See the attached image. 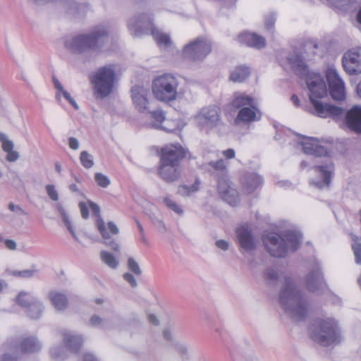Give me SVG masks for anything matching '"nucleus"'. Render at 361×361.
Masks as SVG:
<instances>
[{
    "label": "nucleus",
    "instance_id": "1",
    "mask_svg": "<svg viewBox=\"0 0 361 361\" xmlns=\"http://www.w3.org/2000/svg\"><path fill=\"white\" fill-rule=\"evenodd\" d=\"M111 27L108 23L94 26L89 32L78 35L67 39L65 47L76 54H84L87 51L104 52L109 49Z\"/></svg>",
    "mask_w": 361,
    "mask_h": 361
},
{
    "label": "nucleus",
    "instance_id": "2",
    "mask_svg": "<svg viewBox=\"0 0 361 361\" xmlns=\"http://www.w3.org/2000/svg\"><path fill=\"white\" fill-rule=\"evenodd\" d=\"M298 73L304 77L305 82L310 90V99L314 107V114L322 118H339L343 116L344 109L335 105L323 104L318 101L319 99L326 97L328 91L324 78L310 69H298Z\"/></svg>",
    "mask_w": 361,
    "mask_h": 361
},
{
    "label": "nucleus",
    "instance_id": "3",
    "mask_svg": "<svg viewBox=\"0 0 361 361\" xmlns=\"http://www.w3.org/2000/svg\"><path fill=\"white\" fill-rule=\"evenodd\" d=\"M128 27L134 37L150 33L157 47L162 51L169 50L173 43L169 33L164 32L152 23V19L147 14H141L132 18L128 22Z\"/></svg>",
    "mask_w": 361,
    "mask_h": 361
},
{
    "label": "nucleus",
    "instance_id": "4",
    "mask_svg": "<svg viewBox=\"0 0 361 361\" xmlns=\"http://www.w3.org/2000/svg\"><path fill=\"white\" fill-rule=\"evenodd\" d=\"M326 52L327 46L324 42L307 40L300 50L290 53L287 60L292 68H308L310 62L322 58Z\"/></svg>",
    "mask_w": 361,
    "mask_h": 361
},
{
    "label": "nucleus",
    "instance_id": "5",
    "mask_svg": "<svg viewBox=\"0 0 361 361\" xmlns=\"http://www.w3.org/2000/svg\"><path fill=\"white\" fill-rule=\"evenodd\" d=\"M262 240L271 256L283 257L286 255L288 248L295 251L299 247L300 236L292 231L285 233L283 236L270 232L263 235Z\"/></svg>",
    "mask_w": 361,
    "mask_h": 361
},
{
    "label": "nucleus",
    "instance_id": "6",
    "mask_svg": "<svg viewBox=\"0 0 361 361\" xmlns=\"http://www.w3.org/2000/svg\"><path fill=\"white\" fill-rule=\"evenodd\" d=\"M180 146L170 145L161 148L158 170L159 176L167 183L177 180L180 175Z\"/></svg>",
    "mask_w": 361,
    "mask_h": 361
},
{
    "label": "nucleus",
    "instance_id": "7",
    "mask_svg": "<svg viewBox=\"0 0 361 361\" xmlns=\"http://www.w3.org/2000/svg\"><path fill=\"white\" fill-rule=\"evenodd\" d=\"M279 302L285 310H290L293 317L302 319L307 314V308L300 291L295 283L287 279L285 286L281 290Z\"/></svg>",
    "mask_w": 361,
    "mask_h": 361
},
{
    "label": "nucleus",
    "instance_id": "8",
    "mask_svg": "<svg viewBox=\"0 0 361 361\" xmlns=\"http://www.w3.org/2000/svg\"><path fill=\"white\" fill-rule=\"evenodd\" d=\"M311 338L314 342L324 346L338 343L341 336L335 320L327 318L315 321L313 324Z\"/></svg>",
    "mask_w": 361,
    "mask_h": 361
},
{
    "label": "nucleus",
    "instance_id": "9",
    "mask_svg": "<svg viewBox=\"0 0 361 361\" xmlns=\"http://www.w3.org/2000/svg\"><path fill=\"white\" fill-rule=\"evenodd\" d=\"M178 82L171 75L165 74L153 80L152 90L154 97L164 102L173 101L177 96Z\"/></svg>",
    "mask_w": 361,
    "mask_h": 361
},
{
    "label": "nucleus",
    "instance_id": "10",
    "mask_svg": "<svg viewBox=\"0 0 361 361\" xmlns=\"http://www.w3.org/2000/svg\"><path fill=\"white\" fill-rule=\"evenodd\" d=\"M90 81L93 85L94 94L97 98H105L114 90L116 75L114 69H99L91 75Z\"/></svg>",
    "mask_w": 361,
    "mask_h": 361
},
{
    "label": "nucleus",
    "instance_id": "11",
    "mask_svg": "<svg viewBox=\"0 0 361 361\" xmlns=\"http://www.w3.org/2000/svg\"><path fill=\"white\" fill-rule=\"evenodd\" d=\"M212 51L211 42L204 37H200L185 46L183 55L190 61L204 59Z\"/></svg>",
    "mask_w": 361,
    "mask_h": 361
},
{
    "label": "nucleus",
    "instance_id": "12",
    "mask_svg": "<svg viewBox=\"0 0 361 361\" xmlns=\"http://www.w3.org/2000/svg\"><path fill=\"white\" fill-rule=\"evenodd\" d=\"M197 118L202 127H207L211 130L224 125L221 120V109L216 105L202 108L199 112Z\"/></svg>",
    "mask_w": 361,
    "mask_h": 361
},
{
    "label": "nucleus",
    "instance_id": "13",
    "mask_svg": "<svg viewBox=\"0 0 361 361\" xmlns=\"http://www.w3.org/2000/svg\"><path fill=\"white\" fill-rule=\"evenodd\" d=\"M97 227L104 239V243L110 247L114 252H119V245L112 238L113 235L119 233V229L113 221L106 224L104 220L99 218L97 220Z\"/></svg>",
    "mask_w": 361,
    "mask_h": 361
},
{
    "label": "nucleus",
    "instance_id": "14",
    "mask_svg": "<svg viewBox=\"0 0 361 361\" xmlns=\"http://www.w3.org/2000/svg\"><path fill=\"white\" fill-rule=\"evenodd\" d=\"M326 77L332 99L336 101H343L345 99V85L342 79L336 72V69H326Z\"/></svg>",
    "mask_w": 361,
    "mask_h": 361
},
{
    "label": "nucleus",
    "instance_id": "15",
    "mask_svg": "<svg viewBox=\"0 0 361 361\" xmlns=\"http://www.w3.org/2000/svg\"><path fill=\"white\" fill-rule=\"evenodd\" d=\"M262 113L259 109L257 103L250 106L244 107L239 109L236 118H235V124L250 123L261 119Z\"/></svg>",
    "mask_w": 361,
    "mask_h": 361
},
{
    "label": "nucleus",
    "instance_id": "16",
    "mask_svg": "<svg viewBox=\"0 0 361 361\" xmlns=\"http://www.w3.org/2000/svg\"><path fill=\"white\" fill-rule=\"evenodd\" d=\"M217 187L221 198L230 205L235 206L238 203L239 198L237 192L230 186L227 178L224 177L219 178Z\"/></svg>",
    "mask_w": 361,
    "mask_h": 361
},
{
    "label": "nucleus",
    "instance_id": "17",
    "mask_svg": "<svg viewBox=\"0 0 361 361\" xmlns=\"http://www.w3.org/2000/svg\"><path fill=\"white\" fill-rule=\"evenodd\" d=\"M236 233L240 247L245 250H253L255 247L254 239L251 234V228L248 224L240 226Z\"/></svg>",
    "mask_w": 361,
    "mask_h": 361
},
{
    "label": "nucleus",
    "instance_id": "18",
    "mask_svg": "<svg viewBox=\"0 0 361 361\" xmlns=\"http://www.w3.org/2000/svg\"><path fill=\"white\" fill-rule=\"evenodd\" d=\"M345 123L351 130L361 133V107L353 106L345 114Z\"/></svg>",
    "mask_w": 361,
    "mask_h": 361
},
{
    "label": "nucleus",
    "instance_id": "19",
    "mask_svg": "<svg viewBox=\"0 0 361 361\" xmlns=\"http://www.w3.org/2000/svg\"><path fill=\"white\" fill-rule=\"evenodd\" d=\"M238 41L244 45L255 49L265 47V39L255 33L243 32L238 36Z\"/></svg>",
    "mask_w": 361,
    "mask_h": 361
},
{
    "label": "nucleus",
    "instance_id": "20",
    "mask_svg": "<svg viewBox=\"0 0 361 361\" xmlns=\"http://www.w3.org/2000/svg\"><path fill=\"white\" fill-rule=\"evenodd\" d=\"M302 149L306 154L316 157L326 156V149L319 145V141L314 138L307 137L302 142Z\"/></svg>",
    "mask_w": 361,
    "mask_h": 361
},
{
    "label": "nucleus",
    "instance_id": "21",
    "mask_svg": "<svg viewBox=\"0 0 361 361\" xmlns=\"http://www.w3.org/2000/svg\"><path fill=\"white\" fill-rule=\"evenodd\" d=\"M255 99L245 92H236L233 94L230 105L234 109H240L256 104Z\"/></svg>",
    "mask_w": 361,
    "mask_h": 361
},
{
    "label": "nucleus",
    "instance_id": "22",
    "mask_svg": "<svg viewBox=\"0 0 361 361\" xmlns=\"http://www.w3.org/2000/svg\"><path fill=\"white\" fill-rule=\"evenodd\" d=\"M242 184L243 191L247 194H250L262 186V178L255 173H248L244 176Z\"/></svg>",
    "mask_w": 361,
    "mask_h": 361
},
{
    "label": "nucleus",
    "instance_id": "23",
    "mask_svg": "<svg viewBox=\"0 0 361 361\" xmlns=\"http://www.w3.org/2000/svg\"><path fill=\"white\" fill-rule=\"evenodd\" d=\"M343 68L361 66V48H355L344 54L342 58Z\"/></svg>",
    "mask_w": 361,
    "mask_h": 361
},
{
    "label": "nucleus",
    "instance_id": "24",
    "mask_svg": "<svg viewBox=\"0 0 361 361\" xmlns=\"http://www.w3.org/2000/svg\"><path fill=\"white\" fill-rule=\"evenodd\" d=\"M151 118L154 121V124L158 125L164 123L161 126L166 131L174 132L178 126V122L170 120H165V115L162 111H154L150 112Z\"/></svg>",
    "mask_w": 361,
    "mask_h": 361
},
{
    "label": "nucleus",
    "instance_id": "25",
    "mask_svg": "<svg viewBox=\"0 0 361 361\" xmlns=\"http://www.w3.org/2000/svg\"><path fill=\"white\" fill-rule=\"evenodd\" d=\"M132 99L137 109L143 112L147 109L148 100L146 97V92L142 88L134 87L132 90Z\"/></svg>",
    "mask_w": 361,
    "mask_h": 361
},
{
    "label": "nucleus",
    "instance_id": "26",
    "mask_svg": "<svg viewBox=\"0 0 361 361\" xmlns=\"http://www.w3.org/2000/svg\"><path fill=\"white\" fill-rule=\"evenodd\" d=\"M0 142H1V147L3 150L7 153L6 160L8 161H15L18 159V153L13 151V143L9 140L6 135L2 133H0Z\"/></svg>",
    "mask_w": 361,
    "mask_h": 361
},
{
    "label": "nucleus",
    "instance_id": "27",
    "mask_svg": "<svg viewBox=\"0 0 361 361\" xmlns=\"http://www.w3.org/2000/svg\"><path fill=\"white\" fill-rule=\"evenodd\" d=\"M53 82L54 87L56 90V99L58 100H61V97L63 96L75 109H78V106L75 99L66 90L63 89L62 85L55 76L53 77Z\"/></svg>",
    "mask_w": 361,
    "mask_h": 361
},
{
    "label": "nucleus",
    "instance_id": "28",
    "mask_svg": "<svg viewBox=\"0 0 361 361\" xmlns=\"http://www.w3.org/2000/svg\"><path fill=\"white\" fill-rule=\"evenodd\" d=\"M49 298L52 305L58 310H63L68 307V298L64 294L61 293L57 291H51L49 294Z\"/></svg>",
    "mask_w": 361,
    "mask_h": 361
},
{
    "label": "nucleus",
    "instance_id": "29",
    "mask_svg": "<svg viewBox=\"0 0 361 361\" xmlns=\"http://www.w3.org/2000/svg\"><path fill=\"white\" fill-rule=\"evenodd\" d=\"M338 12H346L352 8L353 0H322Z\"/></svg>",
    "mask_w": 361,
    "mask_h": 361
},
{
    "label": "nucleus",
    "instance_id": "30",
    "mask_svg": "<svg viewBox=\"0 0 361 361\" xmlns=\"http://www.w3.org/2000/svg\"><path fill=\"white\" fill-rule=\"evenodd\" d=\"M20 348L21 353H30L39 350L40 345L35 338L27 337L22 341Z\"/></svg>",
    "mask_w": 361,
    "mask_h": 361
},
{
    "label": "nucleus",
    "instance_id": "31",
    "mask_svg": "<svg viewBox=\"0 0 361 361\" xmlns=\"http://www.w3.org/2000/svg\"><path fill=\"white\" fill-rule=\"evenodd\" d=\"M350 236L353 241L352 244V249L355 257L356 263L361 264V238L355 236L352 233L350 234Z\"/></svg>",
    "mask_w": 361,
    "mask_h": 361
},
{
    "label": "nucleus",
    "instance_id": "32",
    "mask_svg": "<svg viewBox=\"0 0 361 361\" xmlns=\"http://www.w3.org/2000/svg\"><path fill=\"white\" fill-rule=\"evenodd\" d=\"M102 261L111 269H115L118 264V261L114 255L106 251H102L100 253Z\"/></svg>",
    "mask_w": 361,
    "mask_h": 361
},
{
    "label": "nucleus",
    "instance_id": "33",
    "mask_svg": "<svg viewBox=\"0 0 361 361\" xmlns=\"http://www.w3.org/2000/svg\"><path fill=\"white\" fill-rule=\"evenodd\" d=\"M16 302L22 307H28L33 305L32 296L25 292H20L16 297Z\"/></svg>",
    "mask_w": 361,
    "mask_h": 361
},
{
    "label": "nucleus",
    "instance_id": "34",
    "mask_svg": "<svg viewBox=\"0 0 361 361\" xmlns=\"http://www.w3.org/2000/svg\"><path fill=\"white\" fill-rule=\"evenodd\" d=\"M80 160L82 165L86 169H90L94 165L92 157L86 151L80 153Z\"/></svg>",
    "mask_w": 361,
    "mask_h": 361
},
{
    "label": "nucleus",
    "instance_id": "35",
    "mask_svg": "<svg viewBox=\"0 0 361 361\" xmlns=\"http://www.w3.org/2000/svg\"><path fill=\"white\" fill-rule=\"evenodd\" d=\"M328 166H315V169L320 172L324 183L329 185L331 182V171L328 170Z\"/></svg>",
    "mask_w": 361,
    "mask_h": 361
},
{
    "label": "nucleus",
    "instance_id": "36",
    "mask_svg": "<svg viewBox=\"0 0 361 361\" xmlns=\"http://www.w3.org/2000/svg\"><path fill=\"white\" fill-rule=\"evenodd\" d=\"M322 279L323 277L320 270L317 269L316 271L309 274L307 279V285L310 286L312 283H319Z\"/></svg>",
    "mask_w": 361,
    "mask_h": 361
},
{
    "label": "nucleus",
    "instance_id": "37",
    "mask_svg": "<svg viewBox=\"0 0 361 361\" xmlns=\"http://www.w3.org/2000/svg\"><path fill=\"white\" fill-rule=\"evenodd\" d=\"M94 179L97 185L102 188H106L110 185V180L109 178L101 173H96L94 175Z\"/></svg>",
    "mask_w": 361,
    "mask_h": 361
},
{
    "label": "nucleus",
    "instance_id": "38",
    "mask_svg": "<svg viewBox=\"0 0 361 361\" xmlns=\"http://www.w3.org/2000/svg\"><path fill=\"white\" fill-rule=\"evenodd\" d=\"M128 267L130 271L133 272L137 276L140 275L142 273L138 264L132 257H130L128 260Z\"/></svg>",
    "mask_w": 361,
    "mask_h": 361
},
{
    "label": "nucleus",
    "instance_id": "39",
    "mask_svg": "<svg viewBox=\"0 0 361 361\" xmlns=\"http://www.w3.org/2000/svg\"><path fill=\"white\" fill-rule=\"evenodd\" d=\"M247 73H240L234 71L231 75V80L235 82H242L247 78Z\"/></svg>",
    "mask_w": 361,
    "mask_h": 361
},
{
    "label": "nucleus",
    "instance_id": "40",
    "mask_svg": "<svg viewBox=\"0 0 361 361\" xmlns=\"http://www.w3.org/2000/svg\"><path fill=\"white\" fill-rule=\"evenodd\" d=\"M46 190L50 199L54 201H57L59 200L58 192L53 185H47L46 186Z\"/></svg>",
    "mask_w": 361,
    "mask_h": 361
},
{
    "label": "nucleus",
    "instance_id": "41",
    "mask_svg": "<svg viewBox=\"0 0 361 361\" xmlns=\"http://www.w3.org/2000/svg\"><path fill=\"white\" fill-rule=\"evenodd\" d=\"M164 202L165 204L171 210L174 211L176 213H180V209L178 207V205L174 202L172 200H171L169 197H165L164 200Z\"/></svg>",
    "mask_w": 361,
    "mask_h": 361
},
{
    "label": "nucleus",
    "instance_id": "42",
    "mask_svg": "<svg viewBox=\"0 0 361 361\" xmlns=\"http://www.w3.org/2000/svg\"><path fill=\"white\" fill-rule=\"evenodd\" d=\"M199 185V181L197 180H195V181L191 186L182 185V189L184 193H185L186 195H189L190 192L197 191L198 190Z\"/></svg>",
    "mask_w": 361,
    "mask_h": 361
},
{
    "label": "nucleus",
    "instance_id": "43",
    "mask_svg": "<svg viewBox=\"0 0 361 361\" xmlns=\"http://www.w3.org/2000/svg\"><path fill=\"white\" fill-rule=\"evenodd\" d=\"M66 341L67 344L72 348L73 343H75L76 344H78L80 345L82 344V338L78 336H66Z\"/></svg>",
    "mask_w": 361,
    "mask_h": 361
},
{
    "label": "nucleus",
    "instance_id": "44",
    "mask_svg": "<svg viewBox=\"0 0 361 361\" xmlns=\"http://www.w3.org/2000/svg\"><path fill=\"white\" fill-rule=\"evenodd\" d=\"M66 6L70 13L75 14L79 11V5L74 1H68L66 3Z\"/></svg>",
    "mask_w": 361,
    "mask_h": 361
},
{
    "label": "nucleus",
    "instance_id": "45",
    "mask_svg": "<svg viewBox=\"0 0 361 361\" xmlns=\"http://www.w3.org/2000/svg\"><path fill=\"white\" fill-rule=\"evenodd\" d=\"M276 20V15L274 13H270L265 18V27L267 30L272 29Z\"/></svg>",
    "mask_w": 361,
    "mask_h": 361
},
{
    "label": "nucleus",
    "instance_id": "46",
    "mask_svg": "<svg viewBox=\"0 0 361 361\" xmlns=\"http://www.w3.org/2000/svg\"><path fill=\"white\" fill-rule=\"evenodd\" d=\"M211 166L216 170L224 171L226 169V165L222 159L211 163Z\"/></svg>",
    "mask_w": 361,
    "mask_h": 361
},
{
    "label": "nucleus",
    "instance_id": "47",
    "mask_svg": "<svg viewBox=\"0 0 361 361\" xmlns=\"http://www.w3.org/2000/svg\"><path fill=\"white\" fill-rule=\"evenodd\" d=\"M124 279L130 283L132 287L137 286V282L135 277L130 273H126L123 274Z\"/></svg>",
    "mask_w": 361,
    "mask_h": 361
},
{
    "label": "nucleus",
    "instance_id": "48",
    "mask_svg": "<svg viewBox=\"0 0 361 361\" xmlns=\"http://www.w3.org/2000/svg\"><path fill=\"white\" fill-rule=\"evenodd\" d=\"M33 271L31 270H23V271H14L13 275L16 276H20V277H30L32 276Z\"/></svg>",
    "mask_w": 361,
    "mask_h": 361
},
{
    "label": "nucleus",
    "instance_id": "49",
    "mask_svg": "<svg viewBox=\"0 0 361 361\" xmlns=\"http://www.w3.org/2000/svg\"><path fill=\"white\" fill-rule=\"evenodd\" d=\"M80 212L81 215L84 219H87L89 216V209L87 206L83 203H80Z\"/></svg>",
    "mask_w": 361,
    "mask_h": 361
},
{
    "label": "nucleus",
    "instance_id": "50",
    "mask_svg": "<svg viewBox=\"0 0 361 361\" xmlns=\"http://www.w3.org/2000/svg\"><path fill=\"white\" fill-rule=\"evenodd\" d=\"M222 154L227 159H233L235 156V152L233 149H228L222 152Z\"/></svg>",
    "mask_w": 361,
    "mask_h": 361
},
{
    "label": "nucleus",
    "instance_id": "51",
    "mask_svg": "<svg viewBox=\"0 0 361 361\" xmlns=\"http://www.w3.org/2000/svg\"><path fill=\"white\" fill-rule=\"evenodd\" d=\"M216 245L221 250H226L228 248V243L224 240H219L216 242Z\"/></svg>",
    "mask_w": 361,
    "mask_h": 361
},
{
    "label": "nucleus",
    "instance_id": "52",
    "mask_svg": "<svg viewBox=\"0 0 361 361\" xmlns=\"http://www.w3.org/2000/svg\"><path fill=\"white\" fill-rule=\"evenodd\" d=\"M68 141L70 148H71L72 149H77L78 148L79 143L76 138L70 137Z\"/></svg>",
    "mask_w": 361,
    "mask_h": 361
},
{
    "label": "nucleus",
    "instance_id": "53",
    "mask_svg": "<svg viewBox=\"0 0 361 361\" xmlns=\"http://www.w3.org/2000/svg\"><path fill=\"white\" fill-rule=\"evenodd\" d=\"M4 243L6 247L9 250H13L16 249V243L13 240H6Z\"/></svg>",
    "mask_w": 361,
    "mask_h": 361
},
{
    "label": "nucleus",
    "instance_id": "54",
    "mask_svg": "<svg viewBox=\"0 0 361 361\" xmlns=\"http://www.w3.org/2000/svg\"><path fill=\"white\" fill-rule=\"evenodd\" d=\"M0 361H17V357L10 354H4Z\"/></svg>",
    "mask_w": 361,
    "mask_h": 361
},
{
    "label": "nucleus",
    "instance_id": "55",
    "mask_svg": "<svg viewBox=\"0 0 361 361\" xmlns=\"http://www.w3.org/2000/svg\"><path fill=\"white\" fill-rule=\"evenodd\" d=\"M266 276L269 280H274L277 278V274L274 270L267 271Z\"/></svg>",
    "mask_w": 361,
    "mask_h": 361
},
{
    "label": "nucleus",
    "instance_id": "56",
    "mask_svg": "<svg viewBox=\"0 0 361 361\" xmlns=\"http://www.w3.org/2000/svg\"><path fill=\"white\" fill-rule=\"evenodd\" d=\"M63 220H64V223H65V224H66V226L67 228L69 230V231L71 233V234H72L73 235H75V234H74V231H73V228H72V226H71V221H70L68 219V218H67V217H66V216L64 217V219H63Z\"/></svg>",
    "mask_w": 361,
    "mask_h": 361
},
{
    "label": "nucleus",
    "instance_id": "57",
    "mask_svg": "<svg viewBox=\"0 0 361 361\" xmlns=\"http://www.w3.org/2000/svg\"><path fill=\"white\" fill-rule=\"evenodd\" d=\"M149 322L153 325H157L159 324V321L156 316L154 314H149L148 317Z\"/></svg>",
    "mask_w": 361,
    "mask_h": 361
},
{
    "label": "nucleus",
    "instance_id": "58",
    "mask_svg": "<svg viewBox=\"0 0 361 361\" xmlns=\"http://www.w3.org/2000/svg\"><path fill=\"white\" fill-rule=\"evenodd\" d=\"M292 102L296 106H300V99L298 98V97L295 94H293L291 98H290Z\"/></svg>",
    "mask_w": 361,
    "mask_h": 361
},
{
    "label": "nucleus",
    "instance_id": "59",
    "mask_svg": "<svg viewBox=\"0 0 361 361\" xmlns=\"http://www.w3.org/2000/svg\"><path fill=\"white\" fill-rule=\"evenodd\" d=\"M181 154H182V159H186V158H188V159H190L191 158L190 152L188 150L183 149V147H182Z\"/></svg>",
    "mask_w": 361,
    "mask_h": 361
},
{
    "label": "nucleus",
    "instance_id": "60",
    "mask_svg": "<svg viewBox=\"0 0 361 361\" xmlns=\"http://www.w3.org/2000/svg\"><path fill=\"white\" fill-rule=\"evenodd\" d=\"M90 322L92 324H97L101 322V319L98 316H93L92 317Z\"/></svg>",
    "mask_w": 361,
    "mask_h": 361
},
{
    "label": "nucleus",
    "instance_id": "61",
    "mask_svg": "<svg viewBox=\"0 0 361 361\" xmlns=\"http://www.w3.org/2000/svg\"><path fill=\"white\" fill-rule=\"evenodd\" d=\"M349 75L361 73V69H345Z\"/></svg>",
    "mask_w": 361,
    "mask_h": 361
},
{
    "label": "nucleus",
    "instance_id": "62",
    "mask_svg": "<svg viewBox=\"0 0 361 361\" xmlns=\"http://www.w3.org/2000/svg\"><path fill=\"white\" fill-rule=\"evenodd\" d=\"M29 1L32 2L33 4H37V5H42L44 4H46L47 2L49 1L50 0H29Z\"/></svg>",
    "mask_w": 361,
    "mask_h": 361
},
{
    "label": "nucleus",
    "instance_id": "63",
    "mask_svg": "<svg viewBox=\"0 0 361 361\" xmlns=\"http://www.w3.org/2000/svg\"><path fill=\"white\" fill-rule=\"evenodd\" d=\"M90 207H91V208H92V211H93L94 212H95V213H96V212H97V213H99V207H98V205H97V204H94V203H91Z\"/></svg>",
    "mask_w": 361,
    "mask_h": 361
},
{
    "label": "nucleus",
    "instance_id": "64",
    "mask_svg": "<svg viewBox=\"0 0 361 361\" xmlns=\"http://www.w3.org/2000/svg\"><path fill=\"white\" fill-rule=\"evenodd\" d=\"M164 336L166 339L170 340L171 337V334L169 330H166L164 331Z\"/></svg>",
    "mask_w": 361,
    "mask_h": 361
}]
</instances>
